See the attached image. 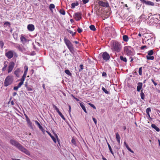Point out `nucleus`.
<instances>
[{
  "instance_id": "1",
  "label": "nucleus",
  "mask_w": 160,
  "mask_h": 160,
  "mask_svg": "<svg viewBox=\"0 0 160 160\" xmlns=\"http://www.w3.org/2000/svg\"><path fill=\"white\" fill-rule=\"evenodd\" d=\"M10 143L12 145L14 146L22 152L28 155H30V152L15 140L11 139L10 140Z\"/></svg>"
},
{
  "instance_id": "2",
  "label": "nucleus",
  "mask_w": 160,
  "mask_h": 160,
  "mask_svg": "<svg viewBox=\"0 0 160 160\" xmlns=\"http://www.w3.org/2000/svg\"><path fill=\"white\" fill-rule=\"evenodd\" d=\"M111 49L112 51H115L117 52H120L122 48L121 44L117 41H114L111 42Z\"/></svg>"
},
{
  "instance_id": "3",
  "label": "nucleus",
  "mask_w": 160,
  "mask_h": 160,
  "mask_svg": "<svg viewBox=\"0 0 160 160\" xmlns=\"http://www.w3.org/2000/svg\"><path fill=\"white\" fill-rule=\"evenodd\" d=\"M64 41L70 52L72 53L73 54L74 52V47L71 42L66 37L64 38Z\"/></svg>"
},
{
  "instance_id": "4",
  "label": "nucleus",
  "mask_w": 160,
  "mask_h": 160,
  "mask_svg": "<svg viewBox=\"0 0 160 160\" xmlns=\"http://www.w3.org/2000/svg\"><path fill=\"white\" fill-rule=\"evenodd\" d=\"M13 78L12 76H8L5 78L4 82V85L5 86L7 87L10 85L13 82Z\"/></svg>"
},
{
  "instance_id": "5",
  "label": "nucleus",
  "mask_w": 160,
  "mask_h": 160,
  "mask_svg": "<svg viewBox=\"0 0 160 160\" xmlns=\"http://www.w3.org/2000/svg\"><path fill=\"white\" fill-rule=\"evenodd\" d=\"M16 53L13 50H9L6 52L5 55L8 59H11L12 58L14 55L16 56Z\"/></svg>"
},
{
  "instance_id": "6",
  "label": "nucleus",
  "mask_w": 160,
  "mask_h": 160,
  "mask_svg": "<svg viewBox=\"0 0 160 160\" xmlns=\"http://www.w3.org/2000/svg\"><path fill=\"white\" fill-rule=\"evenodd\" d=\"M15 64L14 62L12 61L9 63L7 68V71L8 73H10L12 71L15 66Z\"/></svg>"
},
{
  "instance_id": "7",
  "label": "nucleus",
  "mask_w": 160,
  "mask_h": 160,
  "mask_svg": "<svg viewBox=\"0 0 160 160\" xmlns=\"http://www.w3.org/2000/svg\"><path fill=\"white\" fill-rule=\"evenodd\" d=\"M98 4L100 6L103 7H107L109 6L108 3L106 1L104 2L102 1H99L98 2Z\"/></svg>"
},
{
  "instance_id": "8",
  "label": "nucleus",
  "mask_w": 160,
  "mask_h": 160,
  "mask_svg": "<svg viewBox=\"0 0 160 160\" xmlns=\"http://www.w3.org/2000/svg\"><path fill=\"white\" fill-rule=\"evenodd\" d=\"M73 17L76 21H78L82 18V14L80 12L76 13L74 15Z\"/></svg>"
},
{
  "instance_id": "9",
  "label": "nucleus",
  "mask_w": 160,
  "mask_h": 160,
  "mask_svg": "<svg viewBox=\"0 0 160 160\" xmlns=\"http://www.w3.org/2000/svg\"><path fill=\"white\" fill-rule=\"evenodd\" d=\"M131 47L130 46H126L124 48V52L128 55H131L132 52L131 51Z\"/></svg>"
},
{
  "instance_id": "10",
  "label": "nucleus",
  "mask_w": 160,
  "mask_h": 160,
  "mask_svg": "<svg viewBox=\"0 0 160 160\" xmlns=\"http://www.w3.org/2000/svg\"><path fill=\"white\" fill-rule=\"evenodd\" d=\"M155 41V38L152 37L147 40L146 43L148 45L151 46L153 44Z\"/></svg>"
},
{
  "instance_id": "11",
  "label": "nucleus",
  "mask_w": 160,
  "mask_h": 160,
  "mask_svg": "<svg viewBox=\"0 0 160 160\" xmlns=\"http://www.w3.org/2000/svg\"><path fill=\"white\" fill-rule=\"evenodd\" d=\"M102 58L104 60L107 61L109 59L110 56L107 52H105L103 53Z\"/></svg>"
},
{
  "instance_id": "12",
  "label": "nucleus",
  "mask_w": 160,
  "mask_h": 160,
  "mask_svg": "<svg viewBox=\"0 0 160 160\" xmlns=\"http://www.w3.org/2000/svg\"><path fill=\"white\" fill-rule=\"evenodd\" d=\"M21 72L22 73L23 71H21L20 68H18L14 71V74L18 78L19 77Z\"/></svg>"
},
{
  "instance_id": "13",
  "label": "nucleus",
  "mask_w": 160,
  "mask_h": 160,
  "mask_svg": "<svg viewBox=\"0 0 160 160\" xmlns=\"http://www.w3.org/2000/svg\"><path fill=\"white\" fill-rule=\"evenodd\" d=\"M142 2L145 3L146 5H150L151 6H154V3L150 1H146L145 0H140Z\"/></svg>"
},
{
  "instance_id": "14",
  "label": "nucleus",
  "mask_w": 160,
  "mask_h": 160,
  "mask_svg": "<svg viewBox=\"0 0 160 160\" xmlns=\"http://www.w3.org/2000/svg\"><path fill=\"white\" fill-rule=\"evenodd\" d=\"M142 83L139 82L138 83V86L137 88V90L138 92H139L141 90H142Z\"/></svg>"
},
{
  "instance_id": "15",
  "label": "nucleus",
  "mask_w": 160,
  "mask_h": 160,
  "mask_svg": "<svg viewBox=\"0 0 160 160\" xmlns=\"http://www.w3.org/2000/svg\"><path fill=\"white\" fill-rule=\"evenodd\" d=\"M29 31H32L34 30V26L33 24H29L27 27Z\"/></svg>"
},
{
  "instance_id": "16",
  "label": "nucleus",
  "mask_w": 160,
  "mask_h": 160,
  "mask_svg": "<svg viewBox=\"0 0 160 160\" xmlns=\"http://www.w3.org/2000/svg\"><path fill=\"white\" fill-rule=\"evenodd\" d=\"M80 105L82 109L86 113H87V112L86 109L85 107L83 104V103L82 102H79Z\"/></svg>"
},
{
  "instance_id": "17",
  "label": "nucleus",
  "mask_w": 160,
  "mask_h": 160,
  "mask_svg": "<svg viewBox=\"0 0 160 160\" xmlns=\"http://www.w3.org/2000/svg\"><path fill=\"white\" fill-rule=\"evenodd\" d=\"M116 138L119 144L120 143V137L118 132H117L116 134Z\"/></svg>"
},
{
  "instance_id": "18",
  "label": "nucleus",
  "mask_w": 160,
  "mask_h": 160,
  "mask_svg": "<svg viewBox=\"0 0 160 160\" xmlns=\"http://www.w3.org/2000/svg\"><path fill=\"white\" fill-rule=\"evenodd\" d=\"M79 3L78 1H76V2L72 3L71 4V8H74L76 6H77L79 5Z\"/></svg>"
},
{
  "instance_id": "19",
  "label": "nucleus",
  "mask_w": 160,
  "mask_h": 160,
  "mask_svg": "<svg viewBox=\"0 0 160 160\" xmlns=\"http://www.w3.org/2000/svg\"><path fill=\"white\" fill-rule=\"evenodd\" d=\"M8 63V62L7 61H5L4 62V67L2 68V71H5L7 69V67L8 65L7 63Z\"/></svg>"
},
{
  "instance_id": "20",
  "label": "nucleus",
  "mask_w": 160,
  "mask_h": 160,
  "mask_svg": "<svg viewBox=\"0 0 160 160\" xmlns=\"http://www.w3.org/2000/svg\"><path fill=\"white\" fill-rule=\"evenodd\" d=\"M152 127L154 128L157 132H159L160 129L158 127H157L155 124H152L151 125Z\"/></svg>"
},
{
  "instance_id": "21",
  "label": "nucleus",
  "mask_w": 160,
  "mask_h": 160,
  "mask_svg": "<svg viewBox=\"0 0 160 160\" xmlns=\"http://www.w3.org/2000/svg\"><path fill=\"white\" fill-rule=\"evenodd\" d=\"M124 143L125 145V146L127 148V149L130 152H132V153H133L134 152L128 146V145L127 144L126 142H124Z\"/></svg>"
},
{
  "instance_id": "22",
  "label": "nucleus",
  "mask_w": 160,
  "mask_h": 160,
  "mask_svg": "<svg viewBox=\"0 0 160 160\" xmlns=\"http://www.w3.org/2000/svg\"><path fill=\"white\" fill-rule=\"evenodd\" d=\"M20 40L23 44H25L27 42L26 39L23 36H21L20 38Z\"/></svg>"
},
{
  "instance_id": "23",
  "label": "nucleus",
  "mask_w": 160,
  "mask_h": 160,
  "mask_svg": "<svg viewBox=\"0 0 160 160\" xmlns=\"http://www.w3.org/2000/svg\"><path fill=\"white\" fill-rule=\"evenodd\" d=\"M35 123L38 126L39 128L41 130H43V128L42 126L40 125V123L37 121H35Z\"/></svg>"
},
{
  "instance_id": "24",
  "label": "nucleus",
  "mask_w": 160,
  "mask_h": 160,
  "mask_svg": "<svg viewBox=\"0 0 160 160\" xmlns=\"http://www.w3.org/2000/svg\"><path fill=\"white\" fill-rule=\"evenodd\" d=\"M123 40L125 42H128V37L127 35H124L122 37Z\"/></svg>"
},
{
  "instance_id": "25",
  "label": "nucleus",
  "mask_w": 160,
  "mask_h": 160,
  "mask_svg": "<svg viewBox=\"0 0 160 160\" xmlns=\"http://www.w3.org/2000/svg\"><path fill=\"white\" fill-rule=\"evenodd\" d=\"M77 139L75 138L74 137L72 138L71 140L72 143L75 146H76V142Z\"/></svg>"
},
{
  "instance_id": "26",
  "label": "nucleus",
  "mask_w": 160,
  "mask_h": 160,
  "mask_svg": "<svg viewBox=\"0 0 160 160\" xmlns=\"http://www.w3.org/2000/svg\"><path fill=\"white\" fill-rule=\"evenodd\" d=\"M107 144L108 145V148H109V149L110 150V152H111V153L112 154L113 156H114V153L112 150V148L111 147V146H110V144H109V143L107 142Z\"/></svg>"
},
{
  "instance_id": "27",
  "label": "nucleus",
  "mask_w": 160,
  "mask_h": 160,
  "mask_svg": "<svg viewBox=\"0 0 160 160\" xmlns=\"http://www.w3.org/2000/svg\"><path fill=\"white\" fill-rule=\"evenodd\" d=\"M120 59L121 61H123L125 62H127V59L125 57H124L122 56H120Z\"/></svg>"
},
{
  "instance_id": "28",
  "label": "nucleus",
  "mask_w": 160,
  "mask_h": 160,
  "mask_svg": "<svg viewBox=\"0 0 160 160\" xmlns=\"http://www.w3.org/2000/svg\"><path fill=\"white\" fill-rule=\"evenodd\" d=\"M140 96L142 99L143 100L145 98V95L143 92L142 90H141L140 93Z\"/></svg>"
},
{
  "instance_id": "29",
  "label": "nucleus",
  "mask_w": 160,
  "mask_h": 160,
  "mask_svg": "<svg viewBox=\"0 0 160 160\" xmlns=\"http://www.w3.org/2000/svg\"><path fill=\"white\" fill-rule=\"evenodd\" d=\"M21 85L19 84V83L18 84V85L17 86L14 87L13 88V89L16 91H17L18 89V88L21 87Z\"/></svg>"
},
{
  "instance_id": "30",
  "label": "nucleus",
  "mask_w": 160,
  "mask_h": 160,
  "mask_svg": "<svg viewBox=\"0 0 160 160\" xmlns=\"http://www.w3.org/2000/svg\"><path fill=\"white\" fill-rule=\"evenodd\" d=\"M154 52L153 50H151L148 52V54L149 56H151L153 54Z\"/></svg>"
},
{
  "instance_id": "31",
  "label": "nucleus",
  "mask_w": 160,
  "mask_h": 160,
  "mask_svg": "<svg viewBox=\"0 0 160 160\" xmlns=\"http://www.w3.org/2000/svg\"><path fill=\"white\" fill-rule=\"evenodd\" d=\"M59 114V116L62 118L64 120H65V118L64 116L62 115V113L59 111L58 112H57Z\"/></svg>"
},
{
  "instance_id": "32",
  "label": "nucleus",
  "mask_w": 160,
  "mask_h": 160,
  "mask_svg": "<svg viewBox=\"0 0 160 160\" xmlns=\"http://www.w3.org/2000/svg\"><path fill=\"white\" fill-rule=\"evenodd\" d=\"M90 29L93 31H95L96 30V28L94 25H91L89 26Z\"/></svg>"
},
{
  "instance_id": "33",
  "label": "nucleus",
  "mask_w": 160,
  "mask_h": 160,
  "mask_svg": "<svg viewBox=\"0 0 160 160\" xmlns=\"http://www.w3.org/2000/svg\"><path fill=\"white\" fill-rule=\"evenodd\" d=\"M59 12L61 14H62L64 15L65 14V11L63 9H60L59 10Z\"/></svg>"
},
{
  "instance_id": "34",
  "label": "nucleus",
  "mask_w": 160,
  "mask_h": 160,
  "mask_svg": "<svg viewBox=\"0 0 160 160\" xmlns=\"http://www.w3.org/2000/svg\"><path fill=\"white\" fill-rule=\"evenodd\" d=\"M151 111V108H147L146 110V113L147 114V115L149 116V117H150V114H149V112Z\"/></svg>"
},
{
  "instance_id": "35",
  "label": "nucleus",
  "mask_w": 160,
  "mask_h": 160,
  "mask_svg": "<svg viewBox=\"0 0 160 160\" xmlns=\"http://www.w3.org/2000/svg\"><path fill=\"white\" fill-rule=\"evenodd\" d=\"M48 134H49V135L52 138V140L54 141V142L55 143H56V140L55 138L53 136H52L50 133H49Z\"/></svg>"
},
{
  "instance_id": "36",
  "label": "nucleus",
  "mask_w": 160,
  "mask_h": 160,
  "mask_svg": "<svg viewBox=\"0 0 160 160\" xmlns=\"http://www.w3.org/2000/svg\"><path fill=\"white\" fill-rule=\"evenodd\" d=\"M147 59L148 60H153L154 59V57L153 56H146Z\"/></svg>"
},
{
  "instance_id": "37",
  "label": "nucleus",
  "mask_w": 160,
  "mask_h": 160,
  "mask_svg": "<svg viewBox=\"0 0 160 160\" xmlns=\"http://www.w3.org/2000/svg\"><path fill=\"white\" fill-rule=\"evenodd\" d=\"M4 45V43L2 41H0V47L1 49H2Z\"/></svg>"
},
{
  "instance_id": "38",
  "label": "nucleus",
  "mask_w": 160,
  "mask_h": 160,
  "mask_svg": "<svg viewBox=\"0 0 160 160\" xmlns=\"http://www.w3.org/2000/svg\"><path fill=\"white\" fill-rule=\"evenodd\" d=\"M25 117L26 118V121H27V122L28 123L31 124V122H30V119H29V118H28V116H27V115H26V114H25Z\"/></svg>"
},
{
  "instance_id": "39",
  "label": "nucleus",
  "mask_w": 160,
  "mask_h": 160,
  "mask_svg": "<svg viewBox=\"0 0 160 160\" xmlns=\"http://www.w3.org/2000/svg\"><path fill=\"white\" fill-rule=\"evenodd\" d=\"M65 72L69 76H71L72 75V73L70 72L69 70L68 69L65 70Z\"/></svg>"
},
{
  "instance_id": "40",
  "label": "nucleus",
  "mask_w": 160,
  "mask_h": 160,
  "mask_svg": "<svg viewBox=\"0 0 160 160\" xmlns=\"http://www.w3.org/2000/svg\"><path fill=\"white\" fill-rule=\"evenodd\" d=\"M55 6L54 4H50L49 6V9L51 11H52V9H53L55 8Z\"/></svg>"
},
{
  "instance_id": "41",
  "label": "nucleus",
  "mask_w": 160,
  "mask_h": 160,
  "mask_svg": "<svg viewBox=\"0 0 160 160\" xmlns=\"http://www.w3.org/2000/svg\"><path fill=\"white\" fill-rule=\"evenodd\" d=\"M24 80L25 79L22 77L20 80V82L19 83L22 85L23 84V82Z\"/></svg>"
},
{
  "instance_id": "42",
  "label": "nucleus",
  "mask_w": 160,
  "mask_h": 160,
  "mask_svg": "<svg viewBox=\"0 0 160 160\" xmlns=\"http://www.w3.org/2000/svg\"><path fill=\"white\" fill-rule=\"evenodd\" d=\"M24 69L25 70L24 73H27V72L28 70V67L27 66L25 65L24 67Z\"/></svg>"
},
{
  "instance_id": "43",
  "label": "nucleus",
  "mask_w": 160,
  "mask_h": 160,
  "mask_svg": "<svg viewBox=\"0 0 160 160\" xmlns=\"http://www.w3.org/2000/svg\"><path fill=\"white\" fill-rule=\"evenodd\" d=\"M142 67H141L139 68L138 73H139V75H142Z\"/></svg>"
},
{
  "instance_id": "44",
  "label": "nucleus",
  "mask_w": 160,
  "mask_h": 160,
  "mask_svg": "<svg viewBox=\"0 0 160 160\" xmlns=\"http://www.w3.org/2000/svg\"><path fill=\"white\" fill-rule=\"evenodd\" d=\"M102 90L106 94H108V92L104 87L102 88Z\"/></svg>"
},
{
  "instance_id": "45",
  "label": "nucleus",
  "mask_w": 160,
  "mask_h": 160,
  "mask_svg": "<svg viewBox=\"0 0 160 160\" xmlns=\"http://www.w3.org/2000/svg\"><path fill=\"white\" fill-rule=\"evenodd\" d=\"M68 32H69L70 34H72V36H74L75 35V34L76 33L75 32L74 33L72 31H71L70 30H68Z\"/></svg>"
},
{
  "instance_id": "46",
  "label": "nucleus",
  "mask_w": 160,
  "mask_h": 160,
  "mask_svg": "<svg viewBox=\"0 0 160 160\" xmlns=\"http://www.w3.org/2000/svg\"><path fill=\"white\" fill-rule=\"evenodd\" d=\"M29 87L28 86L27 88V90L28 91H32L33 90L32 88L31 87Z\"/></svg>"
},
{
  "instance_id": "47",
  "label": "nucleus",
  "mask_w": 160,
  "mask_h": 160,
  "mask_svg": "<svg viewBox=\"0 0 160 160\" xmlns=\"http://www.w3.org/2000/svg\"><path fill=\"white\" fill-rule=\"evenodd\" d=\"M53 108L56 110L57 112L59 111V109L56 105H53Z\"/></svg>"
},
{
  "instance_id": "48",
  "label": "nucleus",
  "mask_w": 160,
  "mask_h": 160,
  "mask_svg": "<svg viewBox=\"0 0 160 160\" xmlns=\"http://www.w3.org/2000/svg\"><path fill=\"white\" fill-rule=\"evenodd\" d=\"M88 104L94 109H96L95 106L93 104L91 103H89Z\"/></svg>"
},
{
  "instance_id": "49",
  "label": "nucleus",
  "mask_w": 160,
  "mask_h": 160,
  "mask_svg": "<svg viewBox=\"0 0 160 160\" xmlns=\"http://www.w3.org/2000/svg\"><path fill=\"white\" fill-rule=\"evenodd\" d=\"M4 25L10 26V23L8 22H5L4 23Z\"/></svg>"
},
{
  "instance_id": "50",
  "label": "nucleus",
  "mask_w": 160,
  "mask_h": 160,
  "mask_svg": "<svg viewBox=\"0 0 160 160\" xmlns=\"http://www.w3.org/2000/svg\"><path fill=\"white\" fill-rule=\"evenodd\" d=\"M82 2L84 4H85L86 3H88L89 0H82Z\"/></svg>"
},
{
  "instance_id": "51",
  "label": "nucleus",
  "mask_w": 160,
  "mask_h": 160,
  "mask_svg": "<svg viewBox=\"0 0 160 160\" xmlns=\"http://www.w3.org/2000/svg\"><path fill=\"white\" fill-rule=\"evenodd\" d=\"M77 31L79 33H80L82 32V29L78 28L77 29Z\"/></svg>"
},
{
  "instance_id": "52",
  "label": "nucleus",
  "mask_w": 160,
  "mask_h": 160,
  "mask_svg": "<svg viewBox=\"0 0 160 160\" xmlns=\"http://www.w3.org/2000/svg\"><path fill=\"white\" fill-rule=\"evenodd\" d=\"M145 48H147V46H146V45L142 46H141V47H140V49H141V50H143V49H144Z\"/></svg>"
},
{
  "instance_id": "53",
  "label": "nucleus",
  "mask_w": 160,
  "mask_h": 160,
  "mask_svg": "<svg viewBox=\"0 0 160 160\" xmlns=\"http://www.w3.org/2000/svg\"><path fill=\"white\" fill-rule=\"evenodd\" d=\"M92 119L95 124H96L97 123V120L94 117H92Z\"/></svg>"
},
{
  "instance_id": "54",
  "label": "nucleus",
  "mask_w": 160,
  "mask_h": 160,
  "mask_svg": "<svg viewBox=\"0 0 160 160\" xmlns=\"http://www.w3.org/2000/svg\"><path fill=\"white\" fill-rule=\"evenodd\" d=\"M151 81L155 86H156L157 85V83L156 82H155L154 80L153 79H151Z\"/></svg>"
},
{
  "instance_id": "55",
  "label": "nucleus",
  "mask_w": 160,
  "mask_h": 160,
  "mask_svg": "<svg viewBox=\"0 0 160 160\" xmlns=\"http://www.w3.org/2000/svg\"><path fill=\"white\" fill-rule=\"evenodd\" d=\"M27 74V73H24V74H23L22 77L23 78H24L25 79V78H26Z\"/></svg>"
},
{
  "instance_id": "56",
  "label": "nucleus",
  "mask_w": 160,
  "mask_h": 160,
  "mask_svg": "<svg viewBox=\"0 0 160 160\" xmlns=\"http://www.w3.org/2000/svg\"><path fill=\"white\" fill-rule=\"evenodd\" d=\"M102 76L104 77H106L107 74L106 72H103L102 73Z\"/></svg>"
},
{
  "instance_id": "57",
  "label": "nucleus",
  "mask_w": 160,
  "mask_h": 160,
  "mask_svg": "<svg viewBox=\"0 0 160 160\" xmlns=\"http://www.w3.org/2000/svg\"><path fill=\"white\" fill-rule=\"evenodd\" d=\"M68 105L69 108V114H70V112H71V107L70 105Z\"/></svg>"
},
{
  "instance_id": "58",
  "label": "nucleus",
  "mask_w": 160,
  "mask_h": 160,
  "mask_svg": "<svg viewBox=\"0 0 160 160\" xmlns=\"http://www.w3.org/2000/svg\"><path fill=\"white\" fill-rule=\"evenodd\" d=\"M79 67L81 70H82L83 69V65L82 64L80 65Z\"/></svg>"
},
{
  "instance_id": "59",
  "label": "nucleus",
  "mask_w": 160,
  "mask_h": 160,
  "mask_svg": "<svg viewBox=\"0 0 160 160\" xmlns=\"http://www.w3.org/2000/svg\"><path fill=\"white\" fill-rule=\"evenodd\" d=\"M72 97H73V98H74L77 101H79V100L78 99V98H75L74 96L72 95Z\"/></svg>"
},
{
  "instance_id": "60",
  "label": "nucleus",
  "mask_w": 160,
  "mask_h": 160,
  "mask_svg": "<svg viewBox=\"0 0 160 160\" xmlns=\"http://www.w3.org/2000/svg\"><path fill=\"white\" fill-rule=\"evenodd\" d=\"M17 94V93L16 92H14L13 93V96H15Z\"/></svg>"
},
{
  "instance_id": "61",
  "label": "nucleus",
  "mask_w": 160,
  "mask_h": 160,
  "mask_svg": "<svg viewBox=\"0 0 160 160\" xmlns=\"http://www.w3.org/2000/svg\"><path fill=\"white\" fill-rule=\"evenodd\" d=\"M102 159L103 160H107V159L105 158H104V157H103V156L102 155Z\"/></svg>"
},
{
  "instance_id": "62",
  "label": "nucleus",
  "mask_w": 160,
  "mask_h": 160,
  "mask_svg": "<svg viewBox=\"0 0 160 160\" xmlns=\"http://www.w3.org/2000/svg\"><path fill=\"white\" fill-rule=\"evenodd\" d=\"M14 101H12L11 102V104L12 105H14Z\"/></svg>"
},
{
  "instance_id": "63",
  "label": "nucleus",
  "mask_w": 160,
  "mask_h": 160,
  "mask_svg": "<svg viewBox=\"0 0 160 160\" xmlns=\"http://www.w3.org/2000/svg\"><path fill=\"white\" fill-rule=\"evenodd\" d=\"M25 87L27 88V87H28V84H27V83H26V84H25Z\"/></svg>"
},
{
  "instance_id": "64",
  "label": "nucleus",
  "mask_w": 160,
  "mask_h": 160,
  "mask_svg": "<svg viewBox=\"0 0 160 160\" xmlns=\"http://www.w3.org/2000/svg\"><path fill=\"white\" fill-rule=\"evenodd\" d=\"M74 42L76 44H77L79 43L77 41H74Z\"/></svg>"
}]
</instances>
